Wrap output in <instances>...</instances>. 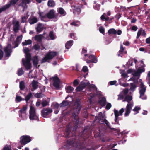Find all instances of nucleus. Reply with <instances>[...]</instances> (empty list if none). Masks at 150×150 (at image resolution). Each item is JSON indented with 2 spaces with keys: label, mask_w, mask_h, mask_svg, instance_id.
<instances>
[{
  "label": "nucleus",
  "mask_w": 150,
  "mask_h": 150,
  "mask_svg": "<svg viewBox=\"0 0 150 150\" xmlns=\"http://www.w3.org/2000/svg\"><path fill=\"white\" fill-rule=\"evenodd\" d=\"M14 36L11 35L10 40L8 41L7 46L4 49L6 55L7 57H9L10 56V53L11 52V47L10 44L12 42L13 44H15V45L14 47L15 48L18 46V44L20 42L21 40L22 39V36L21 35L18 37L17 38L16 40L14 41Z\"/></svg>",
  "instance_id": "f257e3e1"
},
{
  "label": "nucleus",
  "mask_w": 150,
  "mask_h": 150,
  "mask_svg": "<svg viewBox=\"0 0 150 150\" xmlns=\"http://www.w3.org/2000/svg\"><path fill=\"white\" fill-rule=\"evenodd\" d=\"M40 16L41 19L44 21H47V17L49 19L53 18L54 21H56L58 17L57 15L55 14V11L53 10H50L47 16L43 13H40Z\"/></svg>",
  "instance_id": "f03ea898"
},
{
  "label": "nucleus",
  "mask_w": 150,
  "mask_h": 150,
  "mask_svg": "<svg viewBox=\"0 0 150 150\" xmlns=\"http://www.w3.org/2000/svg\"><path fill=\"white\" fill-rule=\"evenodd\" d=\"M24 52L26 54L25 59H23L22 61L23 65L27 70L31 68V64L30 63V55L28 53L29 50L28 48H24Z\"/></svg>",
  "instance_id": "7ed1b4c3"
},
{
  "label": "nucleus",
  "mask_w": 150,
  "mask_h": 150,
  "mask_svg": "<svg viewBox=\"0 0 150 150\" xmlns=\"http://www.w3.org/2000/svg\"><path fill=\"white\" fill-rule=\"evenodd\" d=\"M146 86H144L142 82L139 86V92L140 94V98L142 99H146V96L144 95L146 91Z\"/></svg>",
  "instance_id": "20e7f679"
},
{
  "label": "nucleus",
  "mask_w": 150,
  "mask_h": 150,
  "mask_svg": "<svg viewBox=\"0 0 150 150\" xmlns=\"http://www.w3.org/2000/svg\"><path fill=\"white\" fill-rule=\"evenodd\" d=\"M57 53L55 52H50L47 54L45 57L41 61V63L46 62L48 60L52 59L57 55Z\"/></svg>",
  "instance_id": "39448f33"
},
{
  "label": "nucleus",
  "mask_w": 150,
  "mask_h": 150,
  "mask_svg": "<svg viewBox=\"0 0 150 150\" xmlns=\"http://www.w3.org/2000/svg\"><path fill=\"white\" fill-rule=\"evenodd\" d=\"M144 70L145 69L143 68H139L137 71H134L132 69H130L127 71V73H131L134 76H139L140 73L144 72Z\"/></svg>",
  "instance_id": "423d86ee"
},
{
  "label": "nucleus",
  "mask_w": 150,
  "mask_h": 150,
  "mask_svg": "<svg viewBox=\"0 0 150 150\" xmlns=\"http://www.w3.org/2000/svg\"><path fill=\"white\" fill-rule=\"evenodd\" d=\"M29 118L31 120H38V117L35 113V108L31 106L30 110Z\"/></svg>",
  "instance_id": "0eeeda50"
},
{
  "label": "nucleus",
  "mask_w": 150,
  "mask_h": 150,
  "mask_svg": "<svg viewBox=\"0 0 150 150\" xmlns=\"http://www.w3.org/2000/svg\"><path fill=\"white\" fill-rule=\"evenodd\" d=\"M75 106H76V108H74L75 112H74L73 114V117L74 118L75 120H76V122L77 123L78 122V112L79 111L81 106L80 105L77 103H76L75 104Z\"/></svg>",
  "instance_id": "6e6552de"
},
{
  "label": "nucleus",
  "mask_w": 150,
  "mask_h": 150,
  "mask_svg": "<svg viewBox=\"0 0 150 150\" xmlns=\"http://www.w3.org/2000/svg\"><path fill=\"white\" fill-rule=\"evenodd\" d=\"M90 84L89 81L87 80H84L82 81L79 86L76 88V90L80 91L82 90L86 86Z\"/></svg>",
  "instance_id": "1a4fd4ad"
},
{
  "label": "nucleus",
  "mask_w": 150,
  "mask_h": 150,
  "mask_svg": "<svg viewBox=\"0 0 150 150\" xmlns=\"http://www.w3.org/2000/svg\"><path fill=\"white\" fill-rule=\"evenodd\" d=\"M31 141L30 137L28 136H23L21 137L20 142L21 144L25 145Z\"/></svg>",
  "instance_id": "9d476101"
},
{
  "label": "nucleus",
  "mask_w": 150,
  "mask_h": 150,
  "mask_svg": "<svg viewBox=\"0 0 150 150\" xmlns=\"http://www.w3.org/2000/svg\"><path fill=\"white\" fill-rule=\"evenodd\" d=\"M18 0H11L10 1V4H7L1 8H0V13L9 8L10 6L11 5L15 4Z\"/></svg>",
  "instance_id": "9b49d317"
},
{
  "label": "nucleus",
  "mask_w": 150,
  "mask_h": 150,
  "mask_svg": "<svg viewBox=\"0 0 150 150\" xmlns=\"http://www.w3.org/2000/svg\"><path fill=\"white\" fill-rule=\"evenodd\" d=\"M53 85L57 89H59L60 88V81L59 79L57 77L53 78Z\"/></svg>",
  "instance_id": "f8f14e48"
},
{
  "label": "nucleus",
  "mask_w": 150,
  "mask_h": 150,
  "mask_svg": "<svg viewBox=\"0 0 150 150\" xmlns=\"http://www.w3.org/2000/svg\"><path fill=\"white\" fill-rule=\"evenodd\" d=\"M42 38L47 39L48 37L46 33H44L43 34L37 35L35 37V40L38 41H40Z\"/></svg>",
  "instance_id": "ddd939ff"
},
{
  "label": "nucleus",
  "mask_w": 150,
  "mask_h": 150,
  "mask_svg": "<svg viewBox=\"0 0 150 150\" xmlns=\"http://www.w3.org/2000/svg\"><path fill=\"white\" fill-rule=\"evenodd\" d=\"M124 110L123 108H121L120 110L119 111L115 109H114V113L115 116V122H117L118 116L119 115H122L123 113L124 112Z\"/></svg>",
  "instance_id": "4468645a"
},
{
  "label": "nucleus",
  "mask_w": 150,
  "mask_h": 150,
  "mask_svg": "<svg viewBox=\"0 0 150 150\" xmlns=\"http://www.w3.org/2000/svg\"><path fill=\"white\" fill-rule=\"evenodd\" d=\"M133 106V103H128L127 105L125 108V112L124 114L125 116H128L130 112V110Z\"/></svg>",
  "instance_id": "2eb2a0df"
},
{
  "label": "nucleus",
  "mask_w": 150,
  "mask_h": 150,
  "mask_svg": "<svg viewBox=\"0 0 150 150\" xmlns=\"http://www.w3.org/2000/svg\"><path fill=\"white\" fill-rule=\"evenodd\" d=\"M27 109V108L26 106H24L23 108L20 110L21 114H19V116L24 119L26 118L25 113Z\"/></svg>",
  "instance_id": "dca6fc26"
},
{
  "label": "nucleus",
  "mask_w": 150,
  "mask_h": 150,
  "mask_svg": "<svg viewBox=\"0 0 150 150\" xmlns=\"http://www.w3.org/2000/svg\"><path fill=\"white\" fill-rule=\"evenodd\" d=\"M52 109L50 108L44 109L42 111V115L43 117H46V116L52 112Z\"/></svg>",
  "instance_id": "f3484780"
},
{
  "label": "nucleus",
  "mask_w": 150,
  "mask_h": 150,
  "mask_svg": "<svg viewBox=\"0 0 150 150\" xmlns=\"http://www.w3.org/2000/svg\"><path fill=\"white\" fill-rule=\"evenodd\" d=\"M19 22L17 20H14L13 22V30L15 32H17L19 30Z\"/></svg>",
  "instance_id": "a211bd4d"
},
{
  "label": "nucleus",
  "mask_w": 150,
  "mask_h": 150,
  "mask_svg": "<svg viewBox=\"0 0 150 150\" xmlns=\"http://www.w3.org/2000/svg\"><path fill=\"white\" fill-rule=\"evenodd\" d=\"M128 92V90L127 89H125L121 92L118 95V100L122 99L125 95L127 94Z\"/></svg>",
  "instance_id": "6ab92c4d"
},
{
  "label": "nucleus",
  "mask_w": 150,
  "mask_h": 150,
  "mask_svg": "<svg viewBox=\"0 0 150 150\" xmlns=\"http://www.w3.org/2000/svg\"><path fill=\"white\" fill-rule=\"evenodd\" d=\"M30 2V0H22V2L19 4V6H22L24 10L25 8H27L26 4H28Z\"/></svg>",
  "instance_id": "aec40b11"
},
{
  "label": "nucleus",
  "mask_w": 150,
  "mask_h": 150,
  "mask_svg": "<svg viewBox=\"0 0 150 150\" xmlns=\"http://www.w3.org/2000/svg\"><path fill=\"white\" fill-rule=\"evenodd\" d=\"M141 35L144 36H145L146 35V33L145 31L142 29H140L138 32L137 38H139Z\"/></svg>",
  "instance_id": "412c9836"
},
{
  "label": "nucleus",
  "mask_w": 150,
  "mask_h": 150,
  "mask_svg": "<svg viewBox=\"0 0 150 150\" xmlns=\"http://www.w3.org/2000/svg\"><path fill=\"white\" fill-rule=\"evenodd\" d=\"M44 28V25L42 24L39 23L36 29L38 32L40 33L43 30Z\"/></svg>",
  "instance_id": "4be33fe9"
},
{
  "label": "nucleus",
  "mask_w": 150,
  "mask_h": 150,
  "mask_svg": "<svg viewBox=\"0 0 150 150\" xmlns=\"http://www.w3.org/2000/svg\"><path fill=\"white\" fill-rule=\"evenodd\" d=\"M131 87L129 89V93H131L134 91L137 87L135 83H131Z\"/></svg>",
  "instance_id": "5701e85b"
},
{
  "label": "nucleus",
  "mask_w": 150,
  "mask_h": 150,
  "mask_svg": "<svg viewBox=\"0 0 150 150\" xmlns=\"http://www.w3.org/2000/svg\"><path fill=\"white\" fill-rule=\"evenodd\" d=\"M38 21L37 18L35 17H31L30 18L29 21V23L31 24H33L36 23Z\"/></svg>",
  "instance_id": "b1692460"
},
{
  "label": "nucleus",
  "mask_w": 150,
  "mask_h": 150,
  "mask_svg": "<svg viewBox=\"0 0 150 150\" xmlns=\"http://www.w3.org/2000/svg\"><path fill=\"white\" fill-rule=\"evenodd\" d=\"M31 85L34 90L36 89L38 86V83L35 80H33L31 83Z\"/></svg>",
  "instance_id": "393cba45"
},
{
  "label": "nucleus",
  "mask_w": 150,
  "mask_h": 150,
  "mask_svg": "<svg viewBox=\"0 0 150 150\" xmlns=\"http://www.w3.org/2000/svg\"><path fill=\"white\" fill-rule=\"evenodd\" d=\"M73 41L70 40L67 42L65 44V47L67 49H69L73 45Z\"/></svg>",
  "instance_id": "a878e982"
},
{
  "label": "nucleus",
  "mask_w": 150,
  "mask_h": 150,
  "mask_svg": "<svg viewBox=\"0 0 150 150\" xmlns=\"http://www.w3.org/2000/svg\"><path fill=\"white\" fill-rule=\"evenodd\" d=\"M106 102V99L104 98H102L99 101V103L102 106L105 105Z\"/></svg>",
  "instance_id": "bb28decb"
},
{
  "label": "nucleus",
  "mask_w": 150,
  "mask_h": 150,
  "mask_svg": "<svg viewBox=\"0 0 150 150\" xmlns=\"http://www.w3.org/2000/svg\"><path fill=\"white\" fill-rule=\"evenodd\" d=\"M89 58L91 59V62L94 63H96L97 62L96 58L94 55H90L89 56Z\"/></svg>",
  "instance_id": "cd10ccee"
},
{
  "label": "nucleus",
  "mask_w": 150,
  "mask_h": 150,
  "mask_svg": "<svg viewBox=\"0 0 150 150\" xmlns=\"http://www.w3.org/2000/svg\"><path fill=\"white\" fill-rule=\"evenodd\" d=\"M67 92L69 93L72 92L74 90V88L72 87L68 86L66 88Z\"/></svg>",
  "instance_id": "c85d7f7f"
},
{
  "label": "nucleus",
  "mask_w": 150,
  "mask_h": 150,
  "mask_svg": "<svg viewBox=\"0 0 150 150\" xmlns=\"http://www.w3.org/2000/svg\"><path fill=\"white\" fill-rule=\"evenodd\" d=\"M38 61V57L37 56L34 57L33 59V62L34 65L35 66H36L37 65Z\"/></svg>",
  "instance_id": "c756f323"
},
{
  "label": "nucleus",
  "mask_w": 150,
  "mask_h": 150,
  "mask_svg": "<svg viewBox=\"0 0 150 150\" xmlns=\"http://www.w3.org/2000/svg\"><path fill=\"white\" fill-rule=\"evenodd\" d=\"M32 43V41L31 40H25L24 42H22V44L23 45H29Z\"/></svg>",
  "instance_id": "7c9ffc66"
},
{
  "label": "nucleus",
  "mask_w": 150,
  "mask_h": 150,
  "mask_svg": "<svg viewBox=\"0 0 150 150\" xmlns=\"http://www.w3.org/2000/svg\"><path fill=\"white\" fill-rule=\"evenodd\" d=\"M132 99V97L130 96H127L125 98V100L129 103Z\"/></svg>",
  "instance_id": "2f4dec72"
},
{
  "label": "nucleus",
  "mask_w": 150,
  "mask_h": 150,
  "mask_svg": "<svg viewBox=\"0 0 150 150\" xmlns=\"http://www.w3.org/2000/svg\"><path fill=\"white\" fill-rule=\"evenodd\" d=\"M24 100V99L22 98L21 96L16 95V101L17 102H18L21 101V100Z\"/></svg>",
  "instance_id": "473e14b6"
},
{
  "label": "nucleus",
  "mask_w": 150,
  "mask_h": 150,
  "mask_svg": "<svg viewBox=\"0 0 150 150\" xmlns=\"http://www.w3.org/2000/svg\"><path fill=\"white\" fill-rule=\"evenodd\" d=\"M59 12L61 15H62V16H64L65 15V12L64 9L61 8H59Z\"/></svg>",
  "instance_id": "72a5a7b5"
},
{
  "label": "nucleus",
  "mask_w": 150,
  "mask_h": 150,
  "mask_svg": "<svg viewBox=\"0 0 150 150\" xmlns=\"http://www.w3.org/2000/svg\"><path fill=\"white\" fill-rule=\"evenodd\" d=\"M49 36L51 38V39L52 40L56 38V37L54 34L53 33L52 31L50 32Z\"/></svg>",
  "instance_id": "f704fd0d"
},
{
  "label": "nucleus",
  "mask_w": 150,
  "mask_h": 150,
  "mask_svg": "<svg viewBox=\"0 0 150 150\" xmlns=\"http://www.w3.org/2000/svg\"><path fill=\"white\" fill-rule=\"evenodd\" d=\"M48 5L49 6L53 7L55 5L54 2L52 1H49L48 2Z\"/></svg>",
  "instance_id": "c9c22d12"
},
{
  "label": "nucleus",
  "mask_w": 150,
  "mask_h": 150,
  "mask_svg": "<svg viewBox=\"0 0 150 150\" xmlns=\"http://www.w3.org/2000/svg\"><path fill=\"white\" fill-rule=\"evenodd\" d=\"M32 96V94L30 93L28 94L25 98V100L26 101H28Z\"/></svg>",
  "instance_id": "e433bc0d"
},
{
  "label": "nucleus",
  "mask_w": 150,
  "mask_h": 150,
  "mask_svg": "<svg viewBox=\"0 0 150 150\" xmlns=\"http://www.w3.org/2000/svg\"><path fill=\"white\" fill-rule=\"evenodd\" d=\"M24 83L23 81L21 82L20 83V88L21 89L23 90L24 88Z\"/></svg>",
  "instance_id": "4c0bfd02"
},
{
  "label": "nucleus",
  "mask_w": 150,
  "mask_h": 150,
  "mask_svg": "<svg viewBox=\"0 0 150 150\" xmlns=\"http://www.w3.org/2000/svg\"><path fill=\"white\" fill-rule=\"evenodd\" d=\"M105 13L103 15H102L101 16V18L102 20H105L106 21H108V20L109 18L108 17H105Z\"/></svg>",
  "instance_id": "58836bf2"
},
{
  "label": "nucleus",
  "mask_w": 150,
  "mask_h": 150,
  "mask_svg": "<svg viewBox=\"0 0 150 150\" xmlns=\"http://www.w3.org/2000/svg\"><path fill=\"white\" fill-rule=\"evenodd\" d=\"M108 33L111 34H115L116 33V31L115 29H112L108 30Z\"/></svg>",
  "instance_id": "ea45409f"
},
{
  "label": "nucleus",
  "mask_w": 150,
  "mask_h": 150,
  "mask_svg": "<svg viewBox=\"0 0 150 150\" xmlns=\"http://www.w3.org/2000/svg\"><path fill=\"white\" fill-rule=\"evenodd\" d=\"M68 104V102L67 101H64L60 104V106L61 107H64L67 105Z\"/></svg>",
  "instance_id": "a19ab883"
},
{
  "label": "nucleus",
  "mask_w": 150,
  "mask_h": 150,
  "mask_svg": "<svg viewBox=\"0 0 150 150\" xmlns=\"http://www.w3.org/2000/svg\"><path fill=\"white\" fill-rule=\"evenodd\" d=\"M43 95L42 93H37L35 95V96L37 98H41L43 97Z\"/></svg>",
  "instance_id": "79ce46f5"
},
{
  "label": "nucleus",
  "mask_w": 150,
  "mask_h": 150,
  "mask_svg": "<svg viewBox=\"0 0 150 150\" xmlns=\"http://www.w3.org/2000/svg\"><path fill=\"white\" fill-rule=\"evenodd\" d=\"M28 16H22L21 17V22L22 23H24L25 22L27 19V18H28Z\"/></svg>",
  "instance_id": "37998d69"
},
{
  "label": "nucleus",
  "mask_w": 150,
  "mask_h": 150,
  "mask_svg": "<svg viewBox=\"0 0 150 150\" xmlns=\"http://www.w3.org/2000/svg\"><path fill=\"white\" fill-rule=\"evenodd\" d=\"M23 74V71L21 69H19L18 70V75L20 76L22 75Z\"/></svg>",
  "instance_id": "c03bdc74"
},
{
  "label": "nucleus",
  "mask_w": 150,
  "mask_h": 150,
  "mask_svg": "<svg viewBox=\"0 0 150 150\" xmlns=\"http://www.w3.org/2000/svg\"><path fill=\"white\" fill-rule=\"evenodd\" d=\"M140 109V108L139 107L137 106L135 107L133 110L134 111L136 112V113H137L139 112L138 111Z\"/></svg>",
  "instance_id": "a18cd8bd"
},
{
  "label": "nucleus",
  "mask_w": 150,
  "mask_h": 150,
  "mask_svg": "<svg viewBox=\"0 0 150 150\" xmlns=\"http://www.w3.org/2000/svg\"><path fill=\"white\" fill-rule=\"evenodd\" d=\"M71 24L72 25H73L75 26H76L79 25L80 24V23L79 22H73L71 23Z\"/></svg>",
  "instance_id": "49530a36"
},
{
  "label": "nucleus",
  "mask_w": 150,
  "mask_h": 150,
  "mask_svg": "<svg viewBox=\"0 0 150 150\" xmlns=\"http://www.w3.org/2000/svg\"><path fill=\"white\" fill-rule=\"evenodd\" d=\"M2 49V46L1 45H0V60L2 59L3 56V53Z\"/></svg>",
  "instance_id": "de8ad7c7"
},
{
  "label": "nucleus",
  "mask_w": 150,
  "mask_h": 150,
  "mask_svg": "<svg viewBox=\"0 0 150 150\" xmlns=\"http://www.w3.org/2000/svg\"><path fill=\"white\" fill-rule=\"evenodd\" d=\"M40 48V46L38 44H35L33 47V48L36 50L39 49Z\"/></svg>",
  "instance_id": "09e8293b"
},
{
  "label": "nucleus",
  "mask_w": 150,
  "mask_h": 150,
  "mask_svg": "<svg viewBox=\"0 0 150 150\" xmlns=\"http://www.w3.org/2000/svg\"><path fill=\"white\" fill-rule=\"evenodd\" d=\"M82 71L85 72L87 71H88V69L87 67L84 66L82 69Z\"/></svg>",
  "instance_id": "8fccbe9b"
},
{
  "label": "nucleus",
  "mask_w": 150,
  "mask_h": 150,
  "mask_svg": "<svg viewBox=\"0 0 150 150\" xmlns=\"http://www.w3.org/2000/svg\"><path fill=\"white\" fill-rule=\"evenodd\" d=\"M121 74L122 76L123 77L125 78L126 77L128 76L127 74L125 73L124 71H122L121 72Z\"/></svg>",
  "instance_id": "3c124183"
},
{
  "label": "nucleus",
  "mask_w": 150,
  "mask_h": 150,
  "mask_svg": "<svg viewBox=\"0 0 150 150\" xmlns=\"http://www.w3.org/2000/svg\"><path fill=\"white\" fill-rule=\"evenodd\" d=\"M53 105L54 107V108L55 109H58L59 107L60 106V105H59L57 103H53Z\"/></svg>",
  "instance_id": "603ef678"
},
{
  "label": "nucleus",
  "mask_w": 150,
  "mask_h": 150,
  "mask_svg": "<svg viewBox=\"0 0 150 150\" xmlns=\"http://www.w3.org/2000/svg\"><path fill=\"white\" fill-rule=\"evenodd\" d=\"M48 104V102L46 101H44L42 103V105L43 107L47 105Z\"/></svg>",
  "instance_id": "864d4df0"
},
{
  "label": "nucleus",
  "mask_w": 150,
  "mask_h": 150,
  "mask_svg": "<svg viewBox=\"0 0 150 150\" xmlns=\"http://www.w3.org/2000/svg\"><path fill=\"white\" fill-rule=\"evenodd\" d=\"M99 31L101 33H104V29L103 27H99Z\"/></svg>",
  "instance_id": "5fc2aeb1"
},
{
  "label": "nucleus",
  "mask_w": 150,
  "mask_h": 150,
  "mask_svg": "<svg viewBox=\"0 0 150 150\" xmlns=\"http://www.w3.org/2000/svg\"><path fill=\"white\" fill-rule=\"evenodd\" d=\"M111 107V105L110 103H108L106 106V108L108 110L110 109Z\"/></svg>",
  "instance_id": "6e6d98bb"
},
{
  "label": "nucleus",
  "mask_w": 150,
  "mask_h": 150,
  "mask_svg": "<svg viewBox=\"0 0 150 150\" xmlns=\"http://www.w3.org/2000/svg\"><path fill=\"white\" fill-rule=\"evenodd\" d=\"M79 84V82L77 79L75 80L73 82V84L74 86H76Z\"/></svg>",
  "instance_id": "4d7b16f0"
},
{
  "label": "nucleus",
  "mask_w": 150,
  "mask_h": 150,
  "mask_svg": "<svg viewBox=\"0 0 150 150\" xmlns=\"http://www.w3.org/2000/svg\"><path fill=\"white\" fill-rule=\"evenodd\" d=\"M3 150H11V147L10 146L6 145L4 148Z\"/></svg>",
  "instance_id": "13d9d810"
},
{
  "label": "nucleus",
  "mask_w": 150,
  "mask_h": 150,
  "mask_svg": "<svg viewBox=\"0 0 150 150\" xmlns=\"http://www.w3.org/2000/svg\"><path fill=\"white\" fill-rule=\"evenodd\" d=\"M124 50V48L123 47L122 45H121L120 50L119 51V52L120 54L122 53Z\"/></svg>",
  "instance_id": "bf43d9fd"
},
{
  "label": "nucleus",
  "mask_w": 150,
  "mask_h": 150,
  "mask_svg": "<svg viewBox=\"0 0 150 150\" xmlns=\"http://www.w3.org/2000/svg\"><path fill=\"white\" fill-rule=\"evenodd\" d=\"M40 88V90L42 92H43L45 91V86H41Z\"/></svg>",
  "instance_id": "052dcab7"
},
{
  "label": "nucleus",
  "mask_w": 150,
  "mask_h": 150,
  "mask_svg": "<svg viewBox=\"0 0 150 150\" xmlns=\"http://www.w3.org/2000/svg\"><path fill=\"white\" fill-rule=\"evenodd\" d=\"M116 83V81H111L109 82V84L110 85H112L115 84Z\"/></svg>",
  "instance_id": "680f3d73"
},
{
  "label": "nucleus",
  "mask_w": 150,
  "mask_h": 150,
  "mask_svg": "<svg viewBox=\"0 0 150 150\" xmlns=\"http://www.w3.org/2000/svg\"><path fill=\"white\" fill-rule=\"evenodd\" d=\"M146 42L147 44L150 43V37L146 39Z\"/></svg>",
  "instance_id": "e2e57ef3"
},
{
  "label": "nucleus",
  "mask_w": 150,
  "mask_h": 150,
  "mask_svg": "<svg viewBox=\"0 0 150 150\" xmlns=\"http://www.w3.org/2000/svg\"><path fill=\"white\" fill-rule=\"evenodd\" d=\"M127 64L129 66L132 65V60H129L127 63Z\"/></svg>",
  "instance_id": "0e129e2a"
},
{
  "label": "nucleus",
  "mask_w": 150,
  "mask_h": 150,
  "mask_svg": "<svg viewBox=\"0 0 150 150\" xmlns=\"http://www.w3.org/2000/svg\"><path fill=\"white\" fill-rule=\"evenodd\" d=\"M123 44L126 46H128L129 45V43L128 41H126L123 43Z\"/></svg>",
  "instance_id": "69168bd1"
},
{
  "label": "nucleus",
  "mask_w": 150,
  "mask_h": 150,
  "mask_svg": "<svg viewBox=\"0 0 150 150\" xmlns=\"http://www.w3.org/2000/svg\"><path fill=\"white\" fill-rule=\"evenodd\" d=\"M137 29V28L136 26H133L132 27V30H133L134 31H136Z\"/></svg>",
  "instance_id": "338daca9"
},
{
  "label": "nucleus",
  "mask_w": 150,
  "mask_h": 150,
  "mask_svg": "<svg viewBox=\"0 0 150 150\" xmlns=\"http://www.w3.org/2000/svg\"><path fill=\"white\" fill-rule=\"evenodd\" d=\"M148 75L149 79V82L150 83V71L148 72Z\"/></svg>",
  "instance_id": "774afa93"
}]
</instances>
